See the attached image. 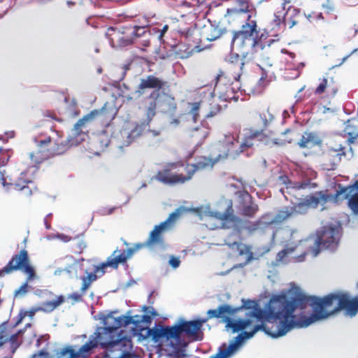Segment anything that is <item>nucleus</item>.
<instances>
[{"label": "nucleus", "mask_w": 358, "mask_h": 358, "mask_svg": "<svg viewBox=\"0 0 358 358\" xmlns=\"http://www.w3.org/2000/svg\"><path fill=\"white\" fill-rule=\"evenodd\" d=\"M290 0H282L281 3L282 9L285 12V25L292 28L296 24V18L299 15V10L289 5Z\"/></svg>", "instance_id": "b1692460"}, {"label": "nucleus", "mask_w": 358, "mask_h": 358, "mask_svg": "<svg viewBox=\"0 0 358 358\" xmlns=\"http://www.w3.org/2000/svg\"><path fill=\"white\" fill-rule=\"evenodd\" d=\"M169 29V26L167 24L164 25L162 29H157V28H152L150 31H152L153 33L158 34V38L159 40H161L164 34L166 32V31Z\"/></svg>", "instance_id": "49530a36"}, {"label": "nucleus", "mask_w": 358, "mask_h": 358, "mask_svg": "<svg viewBox=\"0 0 358 358\" xmlns=\"http://www.w3.org/2000/svg\"><path fill=\"white\" fill-rule=\"evenodd\" d=\"M207 321V319H199L193 321H186L180 319L178 323L173 325L176 331L175 338L177 355L191 341H201L203 331L201 327Z\"/></svg>", "instance_id": "9b49d317"}, {"label": "nucleus", "mask_w": 358, "mask_h": 358, "mask_svg": "<svg viewBox=\"0 0 358 358\" xmlns=\"http://www.w3.org/2000/svg\"><path fill=\"white\" fill-rule=\"evenodd\" d=\"M143 311L145 315H136L134 316L130 315V312H128L127 315H122L123 317L130 319L129 324H133L134 334L136 335L138 331H143L150 325L152 318L157 315V313L153 307L143 306Z\"/></svg>", "instance_id": "4be33fe9"}, {"label": "nucleus", "mask_w": 358, "mask_h": 358, "mask_svg": "<svg viewBox=\"0 0 358 358\" xmlns=\"http://www.w3.org/2000/svg\"><path fill=\"white\" fill-rule=\"evenodd\" d=\"M266 78L262 76L259 80L257 86L254 90H252V93L254 94H260L263 91V89L266 85Z\"/></svg>", "instance_id": "37998d69"}, {"label": "nucleus", "mask_w": 358, "mask_h": 358, "mask_svg": "<svg viewBox=\"0 0 358 358\" xmlns=\"http://www.w3.org/2000/svg\"><path fill=\"white\" fill-rule=\"evenodd\" d=\"M113 131V127L110 124H108L103 130L95 136V139L99 143V146L100 148H106L110 143V142L115 143V141H113L114 138L111 140Z\"/></svg>", "instance_id": "bb28decb"}, {"label": "nucleus", "mask_w": 358, "mask_h": 358, "mask_svg": "<svg viewBox=\"0 0 358 358\" xmlns=\"http://www.w3.org/2000/svg\"><path fill=\"white\" fill-rule=\"evenodd\" d=\"M142 45L143 47H148L150 45V40L146 38L142 41Z\"/></svg>", "instance_id": "69168bd1"}, {"label": "nucleus", "mask_w": 358, "mask_h": 358, "mask_svg": "<svg viewBox=\"0 0 358 358\" xmlns=\"http://www.w3.org/2000/svg\"><path fill=\"white\" fill-rule=\"evenodd\" d=\"M180 122V120L179 118L173 117L170 121V124L173 127H177L178 125H179Z\"/></svg>", "instance_id": "bf43d9fd"}, {"label": "nucleus", "mask_w": 358, "mask_h": 358, "mask_svg": "<svg viewBox=\"0 0 358 358\" xmlns=\"http://www.w3.org/2000/svg\"><path fill=\"white\" fill-rule=\"evenodd\" d=\"M96 340L92 335L87 343L81 346L78 351H76L77 357H85L90 355L92 350L98 346Z\"/></svg>", "instance_id": "c756f323"}, {"label": "nucleus", "mask_w": 358, "mask_h": 358, "mask_svg": "<svg viewBox=\"0 0 358 358\" xmlns=\"http://www.w3.org/2000/svg\"><path fill=\"white\" fill-rule=\"evenodd\" d=\"M281 52H282V53H285V54H287V55H288L289 59H287V61L288 62H292V60H293V59H294V57H295V55H294V53L290 52L287 51V50H285V49H282V50H281Z\"/></svg>", "instance_id": "4d7b16f0"}, {"label": "nucleus", "mask_w": 358, "mask_h": 358, "mask_svg": "<svg viewBox=\"0 0 358 358\" xmlns=\"http://www.w3.org/2000/svg\"><path fill=\"white\" fill-rule=\"evenodd\" d=\"M279 181L286 185L285 188H281L280 191L287 199L286 194H291L294 190L304 189L308 185L307 182H293L290 180L287 176H282L279 178Z\"/></svg>", "instance_id": "a878e982"}, {"label": "nucleus", "mask_w": 358, "mask_h": 358, "mask_svg": "<svg viewBox=\"0 0 358 358\" xmlns=\"http://www.w3.org/2000/svg\"><path fill=\"white\" fill-rule=\"evenodd\" d=\"M106 34L109 38L110 45L113 48L127 46L132 43L131 38L122 36L113 27L108 28Z\"/></svg>", "instance_id": "393cba45"}, {"label": "nucleus", "mask_w": 358, "mask_h": 358, "mask_svg": "<svg viewBox=\"0 0 358 358\" xmlns=\"http://www.w3.org/2000/svg\"><path fill=\"white\" fill-rule=\"evenodd\" d=\"M331 296L334 299L331 309V315L344 310L346 315L350 317L355 316L358 312V296L351 298L348 294L343 292L332 293L326 296Z\"/></svg>", "instance_id": "6ab92c4d"}, {"label": "nucleus", "mask_w": 358, "mask_h": 358, "mask_svg": "<svg viewBox=\"0 0 358 358\" xmlns=\"http://www.w3.org/2000/svg\"><path fill=\"white\" fill-rule=\"evenodd\" d=\"M163 86V82L157 77L149 76L145 79H141L136 91L138 94L144 93L146 88L157 89L154 90L145 100L143 108L145 113L148 123H149L155 115V109L158 106L163 111L172 113L176 110V103L174 98L164 94H159V90Z\"/></svg>", "instance_id": "6e6552de"}, {"label": "nucleus", "mask_w": 358, "mask_h": 358, "mask_svg": "<svg viewBox=\"0 0 358 358\" xmlns=\"http://www.w3.org/2000/svg\"><path fill=\"white\" fill-rule=\"evenodd\" d=\"M347 190L353 196L350 199V206L355 213H358V180L356 181L355 186L349 187Z\"/></svg>", "instance_id": "c9c22d12"}, {"label": "nucleus", "mask_w": 358, "mask_h": 358, "mask_svg": "<svg viewBox=\"0 0 358 358\" xmlns=\"http://www.w3.org/2000/svg\"><path fill=\"white\" fill-rule=\"evenodd\" d=\"M291 139H285L281 138H272L271 141H267L266 143L269 145H284L287 143H291Z\"/></svg>", "instance_id": "ea45409f"}, {"label": "nucleus", "mask_w": 358, "mask_h": 358, "mask_svg": "<svg viewBox=\"0 0 358 358\" xmlns=\"http://www.w3.org/2000/svg\"><path fill=\"white\" fill-rule=\"evenodd\" d=\"M10 157L8 150L0 149V166H4L9 160Z\"/></svg>", "instance_id": "c03bdc74"}, {"label": "nucleus", "mask_w": 358, "mask_h": 358, "mask_svg": "<svg viewBox=\"0 0 358 358\" xmlns=\"http://www.w3.org/2000/svg\"><path fill=\"white\" fill-rule=\"evenodd\" d=\"M64 302V297L59 296L57 299L50 301H46L39 306L41 311L50 313L54 310L57 306Z\"/></svg>", "instance_id": "f704fd0d"}, {"label": "nucleus", "mask_w": 358, "mask_h": 358, "mask_svg": "<svg viewBox=\"0 0 358 358\" xmlns=\"http://www.w3.org/2000/svg\"><path fill=\"white\" fill-rule=\"evenodd\" d=\"M273 24L278 28H280V26L282 24L285 25V12L282 9L275 13Z\"/></svg>", "instance_id": "58836bf2"}, {"label": "nucleus", "mask_w": 358, "mask_h": 358, "mask_svg": "<svg viewBox=\"0 0 358 358\" xmlns=\"http://www.w3.org/2000/svg\"><path fill=\"white\" fill-rule=\"evenodd\" d=\"M231 205V201L227 202V208L224 213L212 210L209 206H201L197 208H187L184 206H180L171 213L167 220L155 227L154 229L150 232V237L145 245L150 246L161 243L162 233L170 229L174 222L180 216L189 211L195 213L201 220L215 221V223L212 224L210 223L206 224L210 229L230 228L234 222Z\"/></svg>", "instance_id": "20e7f679"}, {"label": "nucleus", "mask_w": 358, "mask_h": 358, "mask_svg": "<svg viewBox=\"0 0 358 358\" xmlns=\"http://www.w3.org/2000/svg\"><path fill=\"white\" fill-rule=\"evenodd\" d=\"M242 58H240V55L238 53H231L228 56V61L234 64L235 68H238L241 73L244 71V66L246 64L247 62L245 61V57L247 54L243 55L241 52Z\"/></svg>", "instance_id": "2f4dec72"}, {"label": "nucleus", "mask_w": 358, "mask_h": 358, "mask_svg": "<svg viewBox=\"0 0 358 358\" xmlns=\"http://www.w3.org/2000/svg\"><path fill=\"white\" fill-rule=\"evenodd\" d=\"M195 48H196V45H188L186 47L185 45L180 44L177 47V52L181 55V57H188L192 54Z\"/></svg>", "instance_id": "e433bc0d"}, {"label": "nucleus", "mask_w": 358, "mask_h": 358, "mask_svg": "<svg viewBox=\"0 0 358 358\" xmlns=\"http://www.w3.org/2000/svg\"><path fill=\"white\" fill-rule=\"evenodd\" d=\"M356 185V182L354 185H350L345 187H339V189L335 196L327 194L323 192H315L313 194L308 195L306 198L301 199L299 202L294 203L292 201L293 206H291L294 215H303L306 213L310 208H315L319 205L324 206L329 201L337 202V200L341 196L344 199H348V205L350 210L355 214L358 215V213H355L350 206V199L353 197L352 195L349 194V187H354Z\"/></svg>", "instance_id": "1a4fd4ad"}, {"label": "nucleus", "mask_w": 358, "mask_h": 358, "mask_svg": "<svg viewBox=\"0 0 358 358\" xmlns=\"http://www.w3.org/2000/svg\"><path fill=\"white\" fill-rule=\"evenodd\" d=\"M169 264L172 268L176 269L179 267L180 264V260L179 257L171 256L169 259Z\"/></svg>", "instance_id": "09e8293b"}, {"label": "nucleus", "mask_w": 358, "mask_h": 358, "mask_svg": "<svg viewBox=\"0 0 358 358\" xmlns=\"http://www.w3.org/2000/svg\"><path fill=\"white\" fill-rule=\"evenodd\" d=\"M16 270H22L28 275L27 282L15 292V296H23L28 292V289L30 287L28 285V282L35 277L34 270L29 264L28 254L24 250L20 251V254L13 256L8 264L3 269L0 270V276L4 273H9Z\"/></svg>", "instance_id": "2eb2a0df"}, {"label": "nucleus", "mask_w": 358, "mask_h": 358, "mask_svg": "<svg viewBox=\"0 0 358 358\" xmlns=\"http://www.w3.org/2000/svg\"><path fill=\"white\" fill-rule=\"evenodd\" d=\"M143 244H136L134 248H129L127 251L115 250L113 254L108 258L106 262L101 263L94 266V273H88L87 276L82 278V286L80 291L82 294H85L87 289L91 286L92 283L101 278L106 273V268L108 266L112 268H117L120 264L124 263L133 254L143 247Z\"/></svg>", "instance_id": "9d476101"}, {"label": "nucleus", "mask_w": 358, "mask_h": 358, "mask_svg": "<svg viewBox=\"0 0 358 358\" xmlns=\"http://www.w3.org/2000/svg\"><path fill=\"white\" fill-rule=\"evenodd\" d=\"M103 110H94L80 119L71 129L66 139L63 141L58 131H50L48 133H41L34 136V142L38 150L31 152L29 158L32 165L25 167L19 164L10 176L4 177L0 169V181L7 191H20L26 196L32 194V187L29 184L32 182L34 175L36 171L35 164L41 163L50 154L60 155L71 146H76L88 138V127L91 122Z\"/></svg>", "instance_id": "f03ea898"}, {"label": "nucleus", "mask_w": 358, "mask_h": 358, "mask_svg": "<svg viewBox=\"0 0 358 358\" xmlns=\"http://www.w3.org/2000/svg\"><path fill=\"white\" fill-rule=\"evenodd\" d=\"M320 143L321 139L316 134L313 132L305 133L298 143L301 148H311Z\"/></svg>", "instance_id": "cd10ccee"}, {"label": "nucleus", "mask_w": 358, "mask_h": 358, "mask_svg": "<svg viewBox=\"0 0 358 358\" xmlns=\"http://www.w3.org/2000/svg\"><path fill=\"white\" fill-rule=\"evenodd\" d=\"M113 208H103L99 210V213L102 215H110L113 212Z\"/></svg>", "instance_id": "864d4df0"}, {"label": "nucleus", "mask_w": 358, "mask_h": 358, "mask_svg": "<svg viewBox=\"0 0 358 358\" xmlns=\"http://www.w3.org/2000/svg\"><path fill=\"white\" fill-rule=\"evenodd\" d=\"M41 311L39 306L34 307L31 308L29 311H27L25 315H29V317H33L36 312Z\"/></svg>", "instance_id": "6e6d98bb"}, {"label": "nucleus", "mask_w": 358, "mask_h": 358, "mask_svg": "<svg viewBox=\"0 0 358 358\" xmlns=\"http://www.w3.org/2000/svg\"><path fill=\"white\" fill-rule=\"evenodd\" d=\"M208 134L209 129L203 124H201L199 127L192 128V136L198 141L197 144L201 143Z\"/></svg>", "instance_id": "7c9ffc66"}, {"label": "nucleus", "mask_w": 358, "mask_h": 358, "mask_svg": "<svg viewBox=\"0 0 358 358\" xmlns=\"http://www.w3.org/2000/svg\"><path fill=\"white\" fill-rule=\"evenodd\" d=\"M303 67V63H299V64H297V66H296V72H295V74L293 76V78L299 77V69H302Z\"/></svg>", "instance_id": "052dcab7"}, {"label": "nucleus", "mask_w": 358, "mask_h": 358, "mask_svg": "<svg viewBox=\"0 0 358 358\" xmlns=\"http://www.w3.org/2000/svg\"><path fill=\"white\" fill-rule=\"evenodd\" d=\"M57 238L59 239L61 241L64 243H67L71 240V238L67 235L64 234H57Z\"/></svg>", "instance_id": "603ef678"}, {"label": "nucleus", "mask_w": 358, "mask_h": 358, "mask_svg": "<svg viewBox=\"0 0 358 358\" xmlns=\"http://www.w3.org/2000/svg\"><path fill=\"white\" fill-rule=\"evenodd\" d=\"M66 259L73 262L69 266L65 268L66 273H68L71 277H77L79 271H84L86 273V276L88 275V273H94V268L96 266L92 264L90 261L82 260L81 262H78L74 260L71 257H66ZM84 277H85V275H84ZM83 278V276L80 278L82 279Z\"/></svg>", "instance_id": "5701e85b"}, {"label": "nucleus", "mask_w": 358, "mask_h": 358, "mask_svg": "<svg viewBox=\"0 0 358 358\" xmlns=\"http://www.w3.org/2000/svg\"><path fill=\"white\" fill-rule=\"evenodd\" d=\"M148 120L139 124L136 122H125L120 131V134L114 137L115 145L120 148L127 147L136 141L148 124Z\"/></svg>", "instance_id": "f3484780"}, {"label": "nucleus", "mask_w": 358, "mask_h": 358, "mask_svg": "<svg viewBox=\"0 0 358 358\" xmlns=\"http://www.w3.org/2000/svg\"><path fill=\"white\" fill-rule=\"evenodd\" d=\"M262 131L251 129H245L238 134H226L217 145L220 152L212 154L210 158L201 157L195 164H187V176L173 171L177 165L172 164L169 169L159 171L155 178L165 184L184 183L189 180L196 171L210 169L215 163L227 156L235 157L252 148L257 141H262Z\"/></svg>", "instance_id": "7ed1b4c3"}, {"label": "nucleus", "mask_w": 358, "mask_h": 358, "mask_svg": "<svg viewBox=\"0 0 358 358\" xmlns=\"http://www.w3.org/2000/svg\"><path fill=\"white\" fill-rule=\"evenodd\" d=\"M146 29H147L146 26L135 27L133 34L136 36H140L142 34H145V33L147 31Z\"/></svg>", "instance_id": "8fccbe9b"}, {"label": "nucleus", "mask_w": 358, "mask_h": 358, "mask_svg": "<svg viewBox=\"0 0 358 358\" xmlns=\"http://www.w3.org/2000/svg\"><path fill=\"white\" fill-rule=\"evenodd\" d=\"M256 20H250L245 22L241 27V29L235 32L231 41V48L234 50H238L243 55L262 50L266 46H270L273 42L278 41L276 38H271L266 32L262 33L259 36L257 30Z\"/></svg>", "instance_id": "39448f33"}, {"label": "nucleus", "mask_w": 358, "mask_h": 358, "mask_svg": "<svg viewBox=\"0 0 358 358\" xmlns=\"http://www.w3.org/2000/svg\"><path fill=\"white\" fill-rule=\"evenodd\" d=\"M280 232L283 236L284 249L278 253L276 264L303 262L308 252H310L313 238H303L298 229H285Z\"/></svg>", "instance_id": "0eeeda50"}, {"label": "nucleus", "mask_w": 358, "mask_h": 358, "mask_svg": "<svg viewBox=\"0 0 358 358\" xmlns=\"http://www.w3.org/2000/svg\"><path fill=\"white\" fill-rule=\"evenodd\" d=\"M81 294H79L78 293H73V294L71 295V298L76 300V301H78L81 299Z\"/></svg>", "instance_id": "680f3d73"}, {"label": "nucleus", "mask_w": 358, "mask_h": 358, "mask_svg": "<svg viewBox=\"0 0 358 358\" xmlns=\"http://www.w3.org/2000/svg\"><path fill=\"white\" fill-rule=\"evenodd\" d=\"M241 73H238L234 76V80L230 81L224 76H219L215 85L214 92L218 98L223 101H237L243 100L242 96L245 90H241L239 81Z\"/></svg>", "instance_id": "dca6fc26"}, {"label": "nucleus", "mask_w": 358, "mask_h": 358, "mask_svg": "<svg viewBox=\"0 0 358 358\" xmlns=\"http://www.w3.org/2000/svg\"><path fill=\"white\" fill-rule=\"evenodd\" d=\"M276 224H280L284 221L292 217L294 215L291 206H285L275 214Z\"/></svg>", "instance_id": "473e14b6"}, {"label": "nucleus", "mask_w": 358, "mask_h": 358, "mask_svg": "<svg viewBox=\"0 0 358 358\" xmlns=\"http://www.w3.org/2000/svg\"><path fill=\"white\" fill-rule=\"evenodd\" d=\"M146 330L148 334L152 336L155 342H161L164 348V350L169 355H177L176 350V340L175 338L176 331L172 327H164L157 329H149L147 327Z\"/></svg>", "instance_id": "a211bd4d"}, {"label": "nucleus", "mask_w": 358, "mask_h": 358, "mask_svg": "<svg viewBox=\"0 0 358 358\" xmlns=\"http://www.w3.org/2000/svg\"><path fill=\"white\" fill-rule=\"evenodd\" d=\"M76 351L71 347L65 348L57 353V358H76Z\"/></svg>", "instance_id": "4c0bfd02"}, {"label": "nucleus", "mask_w": 358, "mask_h": 358, "mask_svg": "<svg viewBox=\"0 0 358 358\" xmlns=\"http://www.w3.org/2000/svg\"><path fill=\"white\" fill-rule=\"evenodd\" d=\"M228 245L233 248H236L240 255L245 256L246 262L252 259V252H250V248L247 245L236 242H234L232 244L228 243Z\"/></svg>", "instance_id": "72a5a7b5"}, {"label": "nucleus", "mask_w": 358, "mask_h": 358, "mask_svg": "<svg viewBox=\"0 0 358 358\" xmlns=\"http://www.w3.org/2000/svg\"><path fill=\"white\" fill-rule=\"evenodd\" d=\"M358 4V0H350L348 3V6H354Z\"/></svg>", "instance_id": "0e129e2a"}, {"label": "nucleus", "mask_w": 358, "mask_h": 358, "mask_svg": "<svg viewBox=\"0 0 358 358\" xmlns=\"http://www.w3.org/2000/svg\"><path fill=\"white\" fill-rule=\"evenodd\" d=\"M46 238L49 241L57 238V234H51L46 236Z\"/></svg>", "instance_id": "e2e57ef3"}, {"label": "nucleus", "mask_w": 358, "mask_h": 358, "mask_svg": "<svg viewBox=\"0 0 358 358\" xmlns=\"http://www.w3.org/2000/svg\"><path fill=\"white\" fill-rule=\"evenodd\" d=\"M273 224H276L275 214L272 213H266L254 224L252 229H263Z\"/></svg>", "instance_id": "c85d7f7f"}, {"label": "nucleus", "mask_w": 358, "mask_h": 358, "mask_svg": "<svg viewBox=\"0 0 358 358\" xmlns=\"http://www.w3.org/2000/svg\"><path fill=\"white\" fill-rule=\"evenodd\" d=\"M15 136L14 131H8L4 133V136L2 137L3 140H8L9 138H12Z\"/></svg>", "instance_id": "13d9d810"}, {"label": "nucleus", "mask_w": 358, "mask_h": 358, "mask_svg": "<svg viewBox=\"0 0 358 358\" xmlns=\"http://www.w3.org/2000/svg\"><path fill=\"white\" fill-rule=\"evenodd\" d=\"M345 131L350 136L348 141L341 142L340 141L341 137L338 136L327 144L324 155L332 158L334 164L340 162L342 157L347 155L346 145L348 144L354 143L358 140V120H348L346 123Z\"/></svg>", "instance_id": "4468645a"}, {"label": "nucleus", "mask_w": 358, "mask_h": 358, "mask_svg": "<svg viewBox=\"0 0 358 358\" xmlns=\"http://www.w3.org/2000/svg\"><path fill=\"white\" fill-rule=\"evenodd\" d=\"M194 31H195L194 29H193L192 28H189L187 30L182 31L181 33L182 35L185 36V37L187 39H188L193 34V32Z\"/></svg>", "instance_id": "5fc2aeb1"}, {"label": "nucleus", "mask_w": 358, "mask_h": 358, "mask_svg": "<svg viewBox=\"0 0 358 358\" xmlns=\"http://www.w3.org/2000/svg\"><path fill=\"white\" fill-rule=\"evenodd\" d=\"M31 358H50V357L47 352L41 350L38 353L34 355Z\"/></svg>", "instance_id": "3c124183"}, {"label": "nucleus", "mask_w": 358, "mask_h": 358, "mask_svg": "<svg viewBox=\"0 0 358 358\" xmlns=\"http://www.w3.org/2000/svg\"><path fill=\"white\" fill-rule=\"evenodd\" d=\"M258 210V206L257 205L252 203L249 206H246L243 208V213L245 215L248 216H252L254 215Z\"/></svg>", "instance_id": "a19ab883"}, {"label": "nucleus", "mask_w": 358, "mask_h": 358, "mask_svg": "<svg viewBox=\"0 0 358 358\" xmlns=\"http://www.w3.org/2000/svg\"><path fill=\"white\" fill-rule=\"evenodd\" d=\"M342 234L339 222H334L321 227L316 231V238H313L310 253L316 257L320 252V246L334 250L337 248Z\"/></svg>", "instance_id": "f8f14e48"}, {"label": "nucleus", "mask_w": 358, "mask_h": 358, "mask_svg": "<svg viewBox=\"0 0 358 358\" xmlns=\"http://www.w3.org/2000/svg\"><path fill=\"white\" fill-rule=\"evenodd\" d=\"M213 91L210 88L202 89L199 92L201 99L199 101L187 103L188 112L185 115L187 121L196 123L200 113H203L206 117H210L220 110V106L217 103H213Z\"/></svg>", "instance_id": "ddd939ff"}, {"label": "nucleus", "mask_w": 358, "mask_h": 358, "mask_svg": "<svg viewBox=\"0 0 358 358\" xmlns=\"http://www.w3.org/2000/svg\"><path fill=\"white\" fill-rule=\"evenodd\" d=\"M6 327L4 324L0 325V345L8 340V336L6 333Z\"/></svg>", "instance_id": "a18cd8bd"}, {"label": "nucleus", "mask_w": 358, "mask_h": 358, "mask_svg": "<svg viewBox=\"0 0 358 358\" xmlns=\"http://www.w3.org/2000/svg\"><path fill=\"white\" fill-rule=\"evenodd\" d=\"M334 299L306 296L299 289L294 287L287 294L273 296L264 309L255 308L246 315V320H233L226 317L233 315L242 308L233 309L229 305H223L217 309L208 310L209 318L225 317L226 329L232 333L258 327L272 338L286 335L294 328L306 327L313 323L331 315Z\"/></svg>", "instance_id": "f257e3e1"}, {"label": "nucleus", "mask_w": 358, "mask_h": 358, "mask_svg": "<svg viewBox=\"0 0 358 358\" xmlns=\"http://www.w3.org/2000/svg\"><path fill=\"white\" fill-rule=\"evenodd\" d=\"M327 80L324 78L322 82L320 83L318 87L315 89V93L317 94H320L323 93L327 88Z\"/></svg>", "instance_id": "de8ad7c7"}, {"label": "nucleus", "mask_w": 358, "mask_h": 358, "mask_svg": "<svg viewBox=\"0 0 358 358\" xmlns=\"http://www.w3.org/2000/svg\"><path fill=\"white\" fill-rule=\"evenodd\" d=\"M44 224H45V228H46L47 229H50L51 228V226H50V224L48 223V220H47V217H45V218H44Z\"/></svg>", "instance_id": "774afa93"}, {"label": "nucleus", "mask_w": 358, "mask_h": 358, "mask_svg": "<svg viewBox=\"0 0 358 358\" xmlns=\"http://www.w3.org/2000/svg\"><path fill=\"white\" fill-rule=\"evenodd\" d=\"M264 127H266L273 119V116L268 110L262 113L259 115Z\"/></svg>", "instance_id": "79ce46f5"}, {"label": "nucleus", "mask_w": 358, "mask_h": 358, "mask_svg": "<svg viewBox=\"0 0 358 358\" xmlns=\"http://www.w3.org/2000/svg\"><path fill=\"white\" fill-rule=\"evenodd\" d=\"M216 32H217V34L215 36H213L212 37H207V39L209 41H213V40H215L216 38H217L220 36V34H219V31H216Z\"/></svg>", "instance_id": "338daca9"}, {"label": "nucleus", "mask_w": 358, "mask_h": 358, "mask_svg": "<svg viewBox=\"0 0 358 358\" xmlns=\"http://www.w3.org/2000/svg\"><path fill=\"white\" fill-rule=\"evenodd\" d=\"M331 296L334 299L331 309V315L344 310L346 315L350 317L355 316L358 312V296L351 298L348 294L343 292L332 293L326 296Z\"/></svg>", "instance_id": "aec40b11"}, {"label": "nucleus", "mask_w": 358, "mask_h": 358, "mask_svg": "<svg viewBox=\"0 0 358 358\" xmlns=\"http://www.w3.org/2000/svg\"><path fill=\"white\" fill-rule=\"evenodd\" d=\"M100 319L103 320V327H98L92 335L97 341L98 345L103 348L115 345H124L126 348H131V336H122V331H118L122 327L129 325L130 319L123 317H115L113 313L106 315H102Z\"/></svg>", "instance_id": "423d86ee"}, {"label": "nucleus", "mask_w": 358, "mask_h": 358, "mask_svg": "<svg viewBox=\"0 0 358 358\" xmlns=\"http://www.w3.org/2000/svg\"><path fill=\"white\" fill-rule=\"evenodd\" d=\"M231 18H241L244 20H255L256 9L249 0H234L233 5L227 10Z\"/></svg>", "instance_id": "412c9836"}]
</instances>
